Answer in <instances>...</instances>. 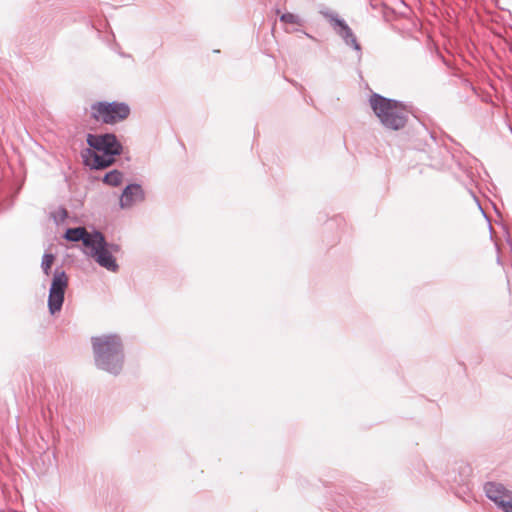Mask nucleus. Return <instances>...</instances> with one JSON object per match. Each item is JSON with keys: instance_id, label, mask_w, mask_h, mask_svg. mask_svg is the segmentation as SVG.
<instances>
[{"instance_id": "14", "label": "nucleus", "mask_w": 512, "mask_h": 512, "mask_svg": "<svg viewBox=\"0 0 512 512\" xmlns=\"http://www.w3.org/2000/svg\"><path fill=\"white\" fill-rule=\"evenodd\" d=\"M107 248L111 251V255L119 252V250H120V247L117 244H108L107 243Z\"/></svg>"}, {"instance_id": "12", "label": "nucleus", "mask_w": 512, "mask_h": 512, "mask_svg": "<svg viewBox=\"0 0 512 512\" xmlns=\"http://www.w3.org/2000/svg\"><path fill=\"white\" fill-rule=\"evenodd\" d=\"M54 255L51 253H45L42 257L41 268L46 276H49L52 264L54 262Z\"/></svg>"}, {"instance_id": "2", "label": "nucleus", "mask_w": 512, "mask_h": 512, "mask_svg": "<svg viewBox=\"0 0 512 512\" xmlns=\"http://www.w3.org/2000/svg\"><path fill=\"white\" fill-rule=\"evenodd\" d=\"M369 105L385 128L399 130L405 126L408 111L403 103L373 93L369 98Z\"/></svg>"}, {"instance_id": "9", "label": "nucleus", "mask_w": 512, "mask_h": 512, "mask_svg": "<svg viewBox=\"0 0 512 512\" xmlns=\"http://www.w3.org/2000/svg\"><path fill=\"white\" fill-rule=\"evenodd\" d=\"M144 199V191L138 184L128 185L121 197H120V206L122 208H129L133 204L143 201Z\"/></svg>"}, {"instance_id": "13", "label": "nucleus", "mask_w": 512, "mask_h": 512, "mask_svg": "<svg viewBox=\"0 0 512 512\" xmlns=\"http://www.w3.org/2000/svg\"><path fill=\"white\" fill-rule=\"evenodd\" d=\"M280 20L284 23L295 24L301 26L303 24L302 19L293 13H284L281 15Z\"/></svg>"}, {"instance_id": "6", "label": "nucleus", "mask_w": 512, "mask_h": 512, "mask_svg": "<svg viewBox=\"0 0 512 512\" xmlns=\"http://www.w3.org/2000/svg\"><path fill=\"white\" fill-rule=\"evenodd\" d=\"M93 244L90 246L89 255L103 268L109 271L116 272L119 268L115 258L111 255V251L107 248L105 237L100 234L95 236Z\"/></svg>"}, {"instance_id": "3", "label": "nucleus", "mask_w": 512, "mask_h": 512, "mask_svg": "<svg viewBox=\"0 0 512 512\" xmlns=\"http://www.w3.org/2000/svg\"><path fill=\"white\" fill-rule=\"evenodd\" d=\"M87 143L94 149V151L88 150L90 158L86 159L87 164L93 169L110 166L114 162V157L122 151V145L114 134H88Z\"/></svg>"}, {"instance_id": "15", "label": "nucleus", "mask_w": 512, "mask_h": 512, "mask_svg": "<svg viewBox=\"0 0 512 512\" xmlns=\"http://www.w3.org/2000/svg\"><path fill=\"white\" fill-rule=\"evenodd\" d=\"M62 213H63V216H66V211L64 209L62 210Z\"/></svg>"}, {"instance_id": "8", "label": "nucleus", "mask_w": 512, "mask_h": 512, "mask_svg": "<svg viewBox=\"0 0 512 512\" xmlns=\"http://www.w3.org/2000/svg\"><path fill=\"white\" fill-rule=\"evenodd\" d=\"M324 16L329 20L336 33L345 41L346 44L352 46L355 50L360 51V45L357 42L354 33L344 20L331 12H325Z\"/></svg>"}, {"instance_id": "11", "label": "nucleus", "mask_w": 512, "mask_h": 512, "mask_svg": "<svg viewBox=\"0 0 512 512\" xmlns=\"http://www.w3.org/2000/svg\"><path fill=\"white\" fill-rule=\"evenodd\" d=\"M122 178H123V175L120 171L112 170L104 176L103 181H104V183H106L110 186L116 187L121 184Z\"/></svg>"}, {"instance_id": "10", "label": "nucleus", "mask_w": 512, "mask_h": 512, "mask_svg": "<svg viewBox=\"0 0 512 512\" xmlns=\"http://www.w3.org/2000/svg\"><path fill=\"white\" fill-rule=\"evenodd\" d=\"M98 234H100L99 231L90 233L84 227H77L67 229L65 238L72 242L82 241L87 248H90Z\"/></svg>"}, {"instance_id": "7", "label": "nucleus", "mask_w": 512, "mask_h": 512, "mask_svg": "<svg viewBox=\"0 0 512 512\" xmlns=\"http://www.w3.org/2000/svg\"><path fill=\"white\" fill-rule=\"evenodd\" d=\"M484 491L487 498L493 501L503 512H512V492L503 484L487 482Z\"/></svg>"}, {"instance_id": "1", "label": "nucleus", "mask_w": 512, "mask_h": 512, "mask_svg": "<svg viewBox=\"0 0 512 512\" xmlns=\"http://www.w3.org/2000/svg\"><path fill=\"white\" fill-rule=\"evenodd\" d=\"M95 364L98 368L118 374L123 366V346L117 335H103L92 338Z\"/></svg>"}, {"instance_id": "5", "label": "nucleus", "mask_w": 512, "mask_h": 512, "mask_svg": "<svg viewBox=\"0 0 512 512\" xmlns=\"http://www.w3.org/2000/svg\"><path fill=\"white\" fill-rule=\"evenodd\" d=\"M67 286L68 277L65 271L56 268L48 296V308L51 314H55L61 310Z\"/></svg>"}, {"instance_id": "4", "label": "nucleus", "mask_w": 512, "mask_h": 512, "mask_svg": "<svg viewBox=\"0 0 512 512\" xmlns=\"http://www.w3.org/2000/svg\"><path fill=\"white\" fill-rule=\"evenodd\" d=\"M130 108L123 102H97L91 105V116L97 122L115 124L126 119Z\"/></svg>"}]
</instances>
